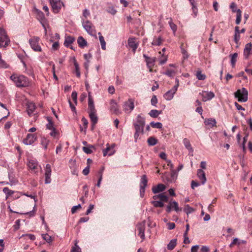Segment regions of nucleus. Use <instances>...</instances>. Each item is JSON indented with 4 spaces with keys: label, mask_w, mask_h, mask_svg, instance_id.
Masks as SVG:
<instances>
[{
    "label": "nucleus",
    "mask_w": 252,
    "mask_h": 252,
    "mask_svg": "<svg viewBox=\"0 0 252 252\" xmlns=\"http://www.w3.org/2000/svg\"><path fill=\"white\" fill-rule=\"evenodd\" d=\"M10 79L17 87H25L28 86L30 83L28 78L23 75L13 74L10 76Z\"/></svg>",
    "instance_id": "obj_1"
},
{
    "label": "nucleus",
    "mask_w": 252,
    "mask_h": 252,
    "mask_svg": "<svg viewBox=\"0 0 252 252\" xmlns=\"http://www.w3.org/2000/svg\"><path fill=\"white\" fill-rule=\"evenodd\" d=\"M235 97L238 98L239 102H246L248 99V92L246 88H242L238 90L235 93Z\"/></svg>",
    "instance_id": "obj_2"
},
{
    "label": "nucleus",
    "mask_w": 252,
    "mask_h": 252,
    "mask_svg": "<svg viewBox=\"0 0 252 252\" xmlns=\"http://www.w3.org/2000/svg\"><path fill=\"white\" fill-rule=\"evenodd\" d=\"M10 40L5 31L3 28H0V47L7 46Z\"/></svg>",
    "instance_id": "obj_3"
},
{
    "label": "nucleus",
    "mask_w": 252,
    "mask_h": 252,
    "mask_svg": "<svg viewBox=\"0 0 252 252\" xmlns=\"http://www.w3.org/2000/svg\"><path fill=\"white\" fill-rule=\"evenodd\" d=\"M40 38L37 36H34L29 40L31 48L36 52H41V48L39 45Z\"/></svg>",
    "instance_id": "obj_4"
},
{
    "label": "nucleus",
    "mask_w": 252,
    "mask_h": 252,
    "mask_svg": "<svg viewBox=\"0 0 252 252\" xmlns=\"http://www.w3.org/2000/svg\"><path fill=\"white\" fill-rule=\"evenodd\" d=\"M82 25L86 31L90 35H94L95 34L94 27L93 24L89 20L83 21Z\"/></svg>",
    "instance_id": "obj_5"
},
{
    "label": "nucleus",
    "mask_w": 252,
    "mask_h": 252,
    "mask_svg": "<svg viewBox=\"0 0 252 252\" xmlns=\"http://www.w3.org/2000/svg\"><path fill=\"white\" fill-rule=\"evenodd\" d=\"M134 108V100L129 98L125 101L123 105L124 111L127 114H129Z\"/></svg>",
    "instance_id": "obj_6"
},
{
    "label": "nucleus",
    "mask_w": 252,
    "mask_h": 252,
    "mask_svg": "<svg viewBox=\"0 0 252 252\" xmlns=\"http://www.w3.org/2000/svg\"><path fill=\"white\" fill-rule=\"evenodd\" d=\"M145 220L138 223L136 225V229L138 231V235L141 238L142 241H143L145 238Z\"/></svg>",
    "instance_id": "obj_7"
},
{
    "label": "nucleus",
    "mask_w": 252,
    "mask_h": 252,
    "mask_svg": "<svg viewBox=\"0 0 252 252\" xmlns=\"http://www.w3.org/2000/svg\"><path fill=\"white\" fill-rule=\"evenodd\" d=\"M177 84L164 94L163 97L165 99L170 100L173 98L174 95L177 92L179 86V81L177 80Z\"/></svg>",
    "instance_id": "obj_8"
},
{
    "label": "nucleus",
    "mask_w": 252,
    "mask_h": 252,
    "mask_svg": "<svg viewBox=\"0 0 252 252\" xmlns=\"http://www.w3.org/2000/svg\"><path fill=\"white\" fill-rule=\"evenodd\" d=\"M49 2L52 6L53 11L55 13H58L62 6H63V2L60 0H49Z\"/></svg>",
    "instance_id": "obj_9"
},
{
    "label": "nucleus",
    "mask_w": 252,
    "mask_h": 252,
    "mask_svg": "<svg viewBox=\"0 0 252 252\" xmlns=\"http://www.w3.org/2000/svg\"><path fill=\"white\" fill-rule=\"evenodd\" d=\"M172 210H174L176 212L182 211V208L179 207V205L177 202L175 201H170L169 202V204L166 207V212L170 213Z\"/></svg>",
    "instance_id": "obj_10"
},
{
    "label": "nucleus",
    "mask_w": 252,
    "mask_h": 252,
    "mask_svg": "<svg viewBox=\"0 0 252 252\" xmlns=\"http://www.w3.org/2000/svg\"><path fill=\"white\" fill-rule=\"evenodd\" d=\"M148 180L146 175L142 176L140 183V194L142 197L144 196L145 188L147 186Z\"/></svg>",
    "instance_id": "obj_11"
},
{
    "label": "nucleus",
    "mask_w": 252,
    "mask_h": 252,
    "mask_svg": "<svg viewBox=\"0 0 252 252\" xmlns=\"http://www.w3.org/2000/svg\"><path fill=\"white\" fill-rule=\"evenodd\" d=\"M110 110L112 113L117 115L121 114L122 113L119 109L117 103L113 99H112L110 101Z\"/></svg>",
    "instance_id": "obj_12"
},
{
    "label": "nucleus",
    "mask_w": 252,
    "mask_h": 252,
    "mask_svg": "<svg viewBox=\"0 0 252 252\" xmlns=\"http://www.w3.org/2000/svg\"><path fill=\"white\" fill-rule=\"evenodd\" d=\"M199 94L201 95L202 100L204 102L211 100L215 96V94L212 92L203 91Z\"/></svg>",
    "instance_id": "obj_13"
},
{
    "label": "nucleus",
    "mask_w": 252,
    "mask_h": 252,
    "mask_svg": "<svg viewBox=\"0 0 252 252\" xmlns=\"http://www.w3.org/2000/svg\"><path fill=\"white\" fill-rule=\"evenodd\" d=\"M45 184H49L51 183V166L49 164H47L46 165V167L45 169Z\"/></svg>",
    "instance_id": "obj_14"
},
{
    "label": "nucleus",
    "mask_w": 252,
    "mask_h": 252,
    "mask_svg": "<svg viewBox=\"0 0 252 252\" xmlns=\"http://www.w3.org/2000/svg\"><path fill=\"white\" fill-rule=\"evenodd\" d=\"M127 43L130 48L132 49L133 53H135L138 46V43L136 42L135 37H129L127 40Z\"/></svg>",
    "instance_id": "obj_15"
},
{
    "label": "nucleus",
    "mask_w": 252,
    "mask_h": 252,
    "mask_svg": "<svg viewBox=\"0 0 252 252\" xmlns=\"http://www.w3.org/2000/svg\"><path fill=\"white\" fill-rule=\"evenodd\" d=\"M36 140L35 134H28L26 138L23 140V143L26 145H31Z\"/></svg>",
    "instance_id": "obj_16"
},
{
    "label": "nucleus",
    "mask_w": 252,
    "mask_h": 252,
    "mask_svg": "<svg viewBox=\"0 0 252 252\" xmlns=\"http://www.w3.org/2000/svg\"><path fill=\"white\" fill-rule=\"evenodd\" d=\"M115 145L113 144L111 146L108 143L106 144V148L103 150V156L105 157L106 155L112 156L115 153L114 150Z\"/></svg>",
    "instance_id": "obj_17"
},
{
    "label": "nucleus",
    "mask_w": 252,
    "mask_h": 252,
    "mask_svg": "<svg viewBox=\"0 0 252 252\" xmlns=\"http://www.w3.org/2000/svg\"><path fill=\"white\" fill-rule=\"evenodd\" d=\"M197 176L200 180L202 185L205 184L206 182V177L204 171L201 169H199L197 171Z\"/></svg>",
    "instance_id": "obj_18"
},
{
    "label": "nucleus",
    "mask_w": 252,
    "mask_h": 252,
    "mask_svg": "<svg viewBox=\"0 0 252 252\" xmlns=\"http://www.w3.org/2000/svg\"><path fill=\"white\" fill-rule=\"evenodd\" d=\"M133 125L134 126L135 130V132L134 133V137L135 140H136L138 139V138L139 136V134L140 133L142 134L143 133V130H144V126H141L140 125H138L137 124H133Z\"/></svg>",
    "instance_id": "obj_19"
},
{
    "label": "nucleus",
    "mask_w": 252,
    "mask_h": 252,
    "mask_svg": "<svg viewBox=\"0 0 252 252\" xmlns=\"http://www.w3.org/2000/svg\"><path fill=\"white\" fill-rule=\"evenodd\" d=\"M166 189V187L162 184H159L156 186L153 187L152 189V192L155 193H158L164 191Z\"/></svg>",
    "instance_id": "obj_20"
},
{
    "label": "nucleus",
    "mask_w": 252,
    "mask_h": 252,
    "mask_svg": "<svg viewBox=\"0 0 252 252\" xmlns=\"http://www.w3.org/2000/svg\"><path fill=\"white\" fill-rule=\"evenodd\" d=\"M143 57L145 60L148 67H153L154 66L156 62V58H150L145 54L143 55Z\"/></svg>",
    "instance_id": "obj_21"
},
{
    "label": "nucleus",
    "mask_w": 252,
    "mask_h": 252,
    "mask_svg": "<svg viewBox=\"0 0 252 252\" xmlns=\"http://www.w3.org/2000/svg\"><path fill=\"white\" fill-rule=\"evenodd\" d=\"M35 107L36 106L34 103L32 102H28L27 103V111L30 116L33 113Z\"/></svg>",
    "instance_id": "obj_22"
},
{
    "label": "nucleus",
    "mask_w": 252,
    "mask_h": 252,
    "mask_svg": "<svg viewBox=\"0 0 252 252\" xmlns=\"http://www.w3.org/2000/svg\"><path fill=\"white\" fill-rule=\"evenodd\" d=\"M252 44L251 43H247L245 47L244 50V56L246 59H248L252 49Z\"/></svg>",
    "instance_id": "obj_23"
},
{
    "label": "nucleus",
    "mask_w": 252,
    "mask_h": 252,
    "mask_svg": "<svg viewBox=\"0 0 252 252\" xmlns=\"http://www.w3.org/2000/svg\"><path fill=\"white\" fill-rule=\"evenodd\" d=\"M89 114L92 123V129H93L95 124L97 123L98 117L96 113H89Z\"/></svg>",
    "instance_id": "obj_24"
},
{
    "label": "nucleus",
    "mask_w": 252,
    "mask_h": 252,
    "mask_svg": "<svg viewBox=\"0 0 252 252\" xmlns=\"http://www.w3.org/2000/svg\"><path fill=\"white\" fill-rule=\"evenodd\" d=\"M75 41V38L71 36H66L65 37L64 42V45L66 47H69V46Z\"/></svg>",
    "instance_id": "obj_25"
},
{
    "label": "nucleus",
    "mask_w": 252,
    "mask_h": 252,
    "mask_svg": "<svg viewBox=\"0 0 252 252\" xmlns=\"http://www.w3.org/2000/svg\"><path fill=\"white\" fill-rule=\"evenodd\" d=\"M77 43L79 46L81 48H83L87 45V41L82 36L78 37L77 39Z\"/></svg>",
    "instance_id": "obj_26"
},
{
    "label": "nucleus",
    "mask_w": 252,
    "mask_h": 252,
    "mask_svg": "<svg viewBox=\"0 0 252 252\" xmlns=\"http://www.w3.org/2000/svg\"><path fill=\"white\" fill-rule=\"evenodd\" d=\"M247 241L245 240H240L237 238H235L233 239V241L229 245V247L230 248L233 247L235 245L237 244L238 245H240L241 244H246Z\"/></svg>",
    "instance_id": "obj_27"
},
{
    "label": "nucleus",
    "mask_w": 252,
    "mask_h": 252,
    "mask_svg": "<svg viewBox=\"0 0 252 252\" xmlns=\"http://www.w3.org/2000/svg\"><path fill=\"white\" fill-rule=\"evenodd\" d=\"M28 166L31 169L35 170L37 168L38 163L36 161L31 159L29 160Z\"/></svg>",
    "instance_id": "obj_28"
},
{
    "label": "nucleus",
    "mask_w": 252,
    "mask_h": 252,
    "mask_svg": "<svg viewBox=\"0 0 252 252\" xmlns=\"http://www.w3.org/2000/svg\"><path fill=\"white\" fill-rule=\"evenodd\" d=\"M134 124L144 126L145 124V118L141 117L140 115H138L136 119V122Z\"/></svg>",
    "instance_id": "obj_29"
},
{
    "label": "nucleus",
    "mask_w": 252,
    "mask_h": 252,
    "mask_svg": "<svg viewBox=\"0 0 252 252\" xmlns=\"http://www.w3.org/2000/svg\"><path fill=\"white\" fill-rule=\"evenodd\" d=\"M158 139L153 136L149 137L147 140L148 144L150 146L156 145L158 143Z\"/></svg>",
    "instance_id": "obj_30"
},
{
    "label": "nucleus",
    "mask_w": 252,
    "mask_h": 252,
    "mask_svg": "<svg viewBox=\"0 0 252 252\" xmlns=\"http://www.w3.org/2000/svg\"><path fill=\"white\" fill-rule=\"evenodd\" d=\"M204 123L206 125L209 126L211 127L216 126V121L214 119H208L205 121Z\"/></svg>",
    "instance_id": "obj_31"
},
{
    "label": "nucleus",
    "mask_w": 252,
    "mask_h": 252,
    "mask_svg": "<svg viewBox=\"0 0 252 252\" xmlns=\"http://www.w3.org/2000/svg\"><path fill=\"white\" fill-rule=\"evenodd\" d=\"M177 245V239H174L171 240L167 245V248L169 250H173Z\"/></svg>",
    "instance_id": "obj_32"
},
{
    "label": "nucleus",
    "mask_w": 252,
    "mask_h": 252,
    "mask_svg": "<svg viewBox=\"0 0 252 252\" xmlns=\"http://www.w3.org/2000/svg\"><path fill=\"white\" fill-rule=\"evenodd\" d=\"M162 41L163 39L161 36H159L158 38L155 37L152 42V44L154 46H159Z\"/></svg>",
    "instance_id": "obj_33"
},
{
    "label": "nucleus",
    "mask_w": 252,
    "mask_h": 252,
    "mask_svg": "<svg viewBox=\"0 0 252 252\" xmlns=\"http://www.w3.org/2000/svg\"><path fill=\"white\" fill-rule=\"evenodd\" d=\"M197 79L199 80H204L206 78V76L202 73L200 70H198L195 74Z\"/></svg>",
    "instance_id": "obj_34"
},
{
    "label": "nucleus",
    "mask_w": 252,
    "mask_h": 252,
    "mask_svg": "<svg viewBox=\"0 0 252 252\" xmlns=\"http://www.w3.org/2000/svg\"><path fill=\"white\" fill-rule=\"evenodd\" d=\"M98 34L99 35V39L101 44V48L104 50L106 49V42L104 38L100 32H98Z\"/></svg>",
    "instance_id": "obj_35"
},
{
    "label": "nucleus",
    "mask_w": 252,
    "mask_h": 252,
    "mask_svg": "<svg viewBox=\"0 0 252 252\" xmlns=\"http://www.w3.org/2000/svg\"><path fill=\"white\" fill-rule=\"evenodd\" d=\"M183 143L186 148L191 152L193 151V149L191 147V144L189 139L187 138H184L183 139Z\"/></svg>",
    "instance_id": "obj_36"
},
{
    "label": "nucleus",
    "mask_w": 252,
    "mask_h": 252,
    "mask_svg": "<svg viewBox=\"0 0 252 252\" xmlns=\"http://www.w3.org/2000/svg\"><path fill=\"white\" fill-rule=\"evenodd\" d=\"M161 111H159L157 110H152L149 113V115L152 118H157L158 116L160 114Z\"/></svg>",
    "instance_id": "obj_37"
},
{
    "label": "nucleus",
    "mask_w": 252,
    "mask_h": 252,
    "mask_svg": "<svg viewBox=\"0 0 252 252\" xmlns=\"http://www.w3.org/2000/svg\"><path fill=\"white\" fill-rule=\"evenodd\" d=\"M92 149H95L93 145H89L88 147H83L82 148L83 151L87 154H90L93 153Z\"/></svg>",
    "instance_id": "obj_38"
},
{
    "label": "nucleus",
    "mask_w": 252,
    "mask_h": 252,
    "mask_svg": "<svg viewBox=\"0 0 252 252\" xmlns=\"http://www.w3.org/2000/svg\"><path fill=\"white\" fill-rule=\"evenodd\" d=\"M3 191L4 192L6 195V198H7L10 196L13 195L15 193V191L9 189L7 187H5L3 189Z\"/></svg>",
    "instance_id": "obj_39"
},
{
    "label": "nucleus",
    "mask_w": 252,
    "mask_h": 252,
    "mask_svg": "<svg viewBox=\"0 0 252 252\" xmlns=\"http://www.w3.org/2000/svg\"><path fill=\"white\" fill-rule=\"evenodd\" d=\"M230 56H231V64L232 65V67H234L235 65V63L237 61V58L238 57V54L237 53H235L231 55Z\"/></svg>",
    "instance_id": "obj_40"
},
{
    "label": "nucleus",
    "mask_w": 252,
    "mask_h": 252,
    "mask_svg": "<svg viewBox=\"0 0 252 252\" xmlns=\"http://www.w3.org/2000/svg\"><path fill=\"white\" fill-rule=\"evenodd\" d=\"M181 52L183 55L184 59H187L189 58V55L187 51L184 47V44L182 43L180 46Z\"/></svg>",
    "instance_id": "obj_41"
},
{
    "label": "nucleus",
    "mask_w": 252,
    "mask_h": 252,
    "mask_svg": "<svg viewBox=\"0 0 252 252\" xmlns=\"http://www.w3.org/2000/svg\"><path fill=\"white\" fill-rule=\"evenodd\" d=\"M77 241L75 240L74 245L71 249L70 252H82L80 248L77 245Z\"/></svg>",
    "instance_id": "obj_42"
},
{
    "label": "nucleus",
    "mask_w": 252,
    "mask_h": 252,
    "mask_svg": "<svg viewBox=\"0 0 252 252\" xmlns=\"http://www.w3.org/2000/svg\"><path fill=\"white\" fill-rule=\"evenodd\" d=\"M152 204L153 205V206L155 207H163L164 206V203L163 202L161 201H157V200H153L151 201Z\"/></svg>",
    "instance_id": "obj_43"
},
{
    "label": "nucleus",
    "mask_w": 252,
    "mask_h": 252,
    "mask_svg": "<svg viewBox=\"0 0 252 252\" xmlns=\"http://www.w3.org/2000/svg\"><path fill=\"white\" fill-rule=\"evenodd\" d=\"M42 237L48 243H51L53 241V238L48 234H42Z\"/></svg>",
    "instance_id": "obj_44"
},
{
    "label": "nucleus",
    "mask_w": 252,
    "mask_h": 252,
    "mask_svg": "<svg viewBox=\"0 0 252 252\" xmlns=\"http://www.w3.org/2000/svg\"><path fill=\"white\" fill-rule=\"evenodd\" d=\"M241 21V11L240 9H237V17L236 24L239 25Z\"/></svg>",
    "instance_id": "obj_45"
},
{
    "label": "nucleus",
    "mask_w": 252,
    "mask_h": 252,
    "mask_svg": "<svg viewBox=\"0 0 252 252\" xmlns=\"http://www.w3.org/2000/svg\"><path fill=\"white\" fill-rule=\"evenodd\" d=\"M150 126L153 128H161L162 127V124L159 122H152L150 123Z\"/></svg>",
    "instance_id": "obj_46"
},
{
    "label": "nucleus",
    "mask_w": 252,
    "mask_h": 252,
    "mask_svg": "<svg viewBox=\"0 0 252 252\" xmlns=\"http://www.w3.org/2000/svg\"><path fill=\"white\" fill-rule=\"evenodd\" d=\"M159 199L160 201L163 202H167L168 201V197L165 195L164 193H160Z\"/></svg>",
    "instance_id": "obj_47"
},
{
    "label": "nucleus",
    "mask_w": 252,
    "mask_h": 252,
    "mask_svg": "<svg viewBox=\"0 0 252 252\" xmlns=\"http://www.w3.org/2000/svg\"><path fill=\"white\" fill-rule=\"evenodd\" d=\"M194 210L191 207H190L189 205H186L184 208V211L187 214H189L190 213H192Z\"/></svg>",
    "instance_id": "obj_48"
},
{
    "label": "nucleus",
    "mask_w": 252,
    "mask_h": 252,
    "mask_svg": "<svg viewBox=\"0 0 252 252\" xmlns=\"http://www.w3.org/2000/svg\"><path fill=\"white\" fill-rule=\"evenodd\" d=\"M74 65L75 69L76 75L77 77L79 78L80 77V72L79 71V65L76 61H74Z\"/></svg>",
    "instance_id": "obj_49"
},
{
    "label": "nucleus",
    "mask_w": 252,
    "mask_h": 252,
    "mask_svg": "<svg viewBox=\"0 0 252 252\" xmlns=\"http://www.w3.org/2000/svg\"><path fill=\"white\" fill-rule=\"evenodd\" d=\"M48 123L46 125V127L47 129L50 130H52L53 129L55 128L53 122L50 120L49 118L48 119Z\"/></svg>",
    "instance_id": "obj_50"
},
{
    "label": "nucleus",
    "mask_w": 252,
    "mask_h": 252,
    "mask_svg": "<svg viewBox=\"0 0 252 252\" xmlns=\"http://www.w3.org/2000/svg\"><path fill=\"white\" fill-rule=\"evenodd\" d=\"M175 73V72L174 70L168 69L166 70L165 72H163V74L168 76V77H173Z\"/></svg>",
    "instance_id": "obj_51"
},
{
    "label": "nucleus",
    "mask_w": 252,
    "mask_h": 252,
    "mask_svg": "<svg viewBox=\"0 0 252 252\" xmlns=\"http://www.w3.org/2000/svg\"><path fill=\"white\" fill-rule=\"evenodd\" d=\"M248 135H249L248 133L246 134V135L243 138V141L242 143L241 144V145H240L242 147L244 151H245L246 149L245 143L247 142V141L248 140Z\"/></svg>",
    "instance_id": "obj_52"
},
{
    "label": "nucleus",
    "mask_w": 252,
    "mask_h": 252,
    "mask_svg": "<svg viewBox=\"0 0 252 252\" xmlns=\"http://www.w3.org/2000/svg\"><path fill=\"white\" fill-rule=\"evenodd\" d=\"M94 104L88 105V113H96Z\"/></svg>",
    "instance_id": "obj_53"
},
{
    "label": "nucleus",
    "mask_w": 252,
    "mask_h": 252,
    "mask_svg": "<svg viewBox=\"0 0 252 252\" xmlns=\"http://www.w3.org/2000/svg\"><path fill=\"white\" fill-rule=\"evenodd\" d=\"M22 237L27 238L31 240H34L35 239V237L34 235L31 234H28L25 235H23Z\"/></svg>",
    "instance_id": "obj_54"
},
{
    "label": "nucleus",
    "mask_w": 252,
    "mask_h": 252,
    "mask_svg": "<svg viewBox=\"0 0 252 252\" xmlns=\"http://www.w3.org/2000/svg\"><path fill=\"white\" fill-rule=\"evenodd\" d=\"M151 102L152 105L156 106V104L158 103V99L157 96L155 95H154L151 100Z\"/></svg>",
    "instance_id": "obj_55"
},
{
    "label": "nucleus",
    "mask_w": 252,
    "mask_h": 252,
    "mask_svg": "<svg viewBox=\"0 0 252 252\" xmlns=\"http://www.w3.org/2000/svg\"><path fill=\"white\" fill-rule=\"evenodd\" d=\"M77 94L76 92H73L71 94V98L75 104H77Z\"/></svg>",
    "instance_id": "obj_56"
},
{
    "label": "nucleus",
    "mask_w": 252,
    "mask_h": 252,
    "mask_svg": "<svg viewBox=\"0 0 252 252\" xmlns=\"http://www.w3.org/2000/svg\"><path fill=\"white\" fill-rule=\"evenodd\" d=\"M169 24L170 25L171 29L175 32L177 30L176 25L175 24H174L172 21H170V22H169Z\"/></svg>",
    "instance_id": "obj_57"
},
{
    "label": "nucleus",
    "mask_w": 252,
    "mask_h": 252,
    "mask_svg": "<svg viewBox=\"0 0 252 252\" xmlns=\"http://www.w3.org/2000/svg\"><path fill=\"white\" fill-rule=\"evenodd\" d=\"M167 60V56H162L161 59L159 60V64L162 65L164 64Z\"/></svg>",
    "instance_id": "obj_58"
},
{
    "label": "nucleus",
    "mask_w": 252,
    "mask_h": 252,
    "mask_svg": "<svg viewBox=\"0 0 252 252\" xmlns=\"http://www.w3.org/2000/svg\"><path fill=\"white\" fill-rule=\"evenodd\" d=\"M107 11L108 13L111 14L112 15H115L117 12V10L113 7H109Z\"/></svg>",
    "instance_id": "obj_59"
},
{
    "label": "nucleus",
    "mask_w": 252,
    "mask_h": 252,
    "mask_svg": "<svg viewBox=\"0 0 252 252\" xmlns=\"http://www.w3.org/2000/svg\"><path fill=\"white\" fill-rule=\"evenodd\" d=\"M49 141L47 140L45 138H43L42 139L41 143L42 145L44 147V148L46 149L47 148V145L48 144Z\"/></svg>",
    "instance_id": "obj_60"
},
{
    "label": "nucleus",
    "mask_w": 252,
    "mask_h": 252,
    "mask_svg": "<svg viewBox=\"0 0 252 252\" xmlns=\"http://www.w3.org/2000/svg\"><path fill=\"white\" fill-rule=\"evenodd\" d=\"M240 39V35L239 34L235 33L234 39V41L236 43V44H238Z\"/></svg>",
    "instance_id": "obj_61"
},
{
    "label": "nucleus",
    "mask_w": 252,
    "mask_h": 252,
    "mask_svg": "<svg viewBox=\"0 0 252 252\" xmlns=\"http://www.w3.org/2000/svg\"><path fill=\"white\" fill-rule=\"evenodd\" d=\"M90 172V165H87V166L83 170V174L86 176L89 174Z\"/></svg>",
    "instance_id": "obj_62"
},
{
    "label": "nucleus",
    "mask_w": 252,
    "mask_h": 252,
    "mask_svg": "<svg viewBox=\"0 0 252 252\" xmlns=\"http://www.w3.org/2000/svg\"><path fill=\"white\" fill-rule=\"evenodd\" d=\"M167 225L169 230H172L175 227V224L174 222H168Z\"/></svg>",
    "instance_id": "obj_63"
},
{
    "label": "nucleus",
    "mask_w": 252,
    "mask_h": 252,
    "mask_svg": "<svg viewBox=\"0 0 252 252\" xmlns=\"http://www.w3.org/2000/svg\"><path fill=\"white\" fill-rule=\"evenodd\" d=\"M59 48V43L58 42H55L53 45L52 48L54 50H57Z\"/></svg>",
    "instance_id": "obj_64"
}]
</instances>
